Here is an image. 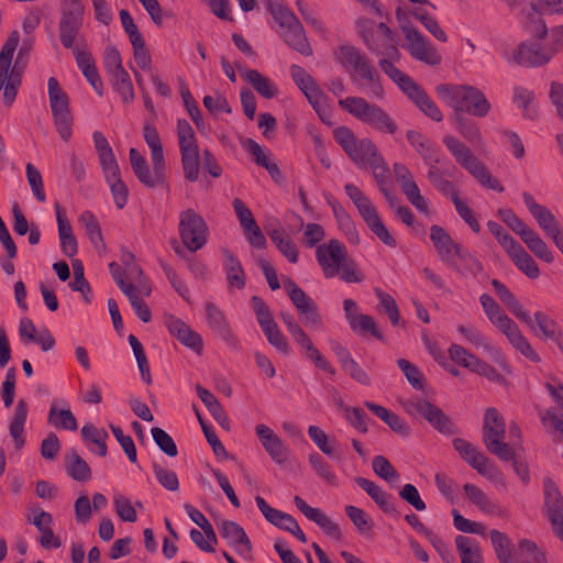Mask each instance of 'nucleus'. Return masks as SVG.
<instances>
[{
    "label": "nucleus",
    "instance_id": "obj_1",
    "mask_svg": "<svg viewBox=\"0 0 563 563\" xmlns=\"http://www.w3.org/2000/svg\"><path fill=\"white\" fill-rule=\"evenodd\" d=\"M390 59L382 58L378 62L380 69L399 87V89L430 119L440 122L443 119L441 110L429 97L427 91L411 77L397 68L393 60L400 58L398 48L390 44L384 52Z\"/></svg>",
    "mask_w": 563,
    "mask_h": 563
},
{
    "label": "nucleus",
    "instance_id": "obj_2",
    "mask_svg": "<svg viewBox=\"0 0 563 563\" xmlns=\"http://www.w3.org/2000/svg\"><path fill=\"white\" fill-rule=\"evenodd\" d=\"M335 60L350 74L351 80L376 99L384 98L379 75L369 58L353 45L339 47Z\"/></svg>",
    "mask_w": 563,
    "mask_h": 563
},
{
    "label": "nucleus",
    "instance_id": "obj_3",
    "mask_svg": "<svg viewBox=\"0 0 563 563\" xmlns=\"http://www.w3.org/2000/svg\"><path fill=\"white\" fill-rule=\"evenodd\" d=\"M435 91L453 109V115L467 113L484 118L492 108L484 92L471 85L440 84L435 87Z\"/></svg>",
    "mask_w": 563,
    "mask_h": 563
},
{
    "label": "nucleus",
    "instance_id": "obj_4",
    "mask_svg": "<svg viewBox=\"0 0 563 563\" xmlns=\"http://www.w3.org/2000/svg\"><path fill=\"white\" fill-rule=\"evenodd\" d=\"M19 32L13 31L7 38L0 52V90H3V102L7 107H11L16 98L24 68L22 55H26L29 53V46L24 44L19 51L15 64L11 66L13 54L19 44Z\"/></svg>",
    "mask_w": 563,
    "mask_h": 563
},
{
    "label": "nucleus",
    "instance_id": "obj_5",
    "mask_svg": "<svg viewBox=\"0 0 563 563\" xmlns=\"http://www.w3.org/2000/svg\"><path fill=\"white\" fill-rule=\"evenodd\" d=\"M479 301L489 322L507 338L509 343L529 360L538 362L539 355L498 302L488 294L481 295Z\"/></svg>",
    "mask_w": 563,
    "mask_h": 563
},
{
    "label": "nucleus",
    "instance_id": "obj_6",
    "mask_svg": "<svg viewBox=\"0 0 563 563\" xmlns=\"http://www.w3.org/2000/svg\"><path fill=\"white\" fill-rule=\"evenodd\" d=\"M443 143L455 162L471 174L483 187L498 192L504 191L503 185L490 174L485 164L476 157L471 147L453 135H445Z\"/></svg>",
    "mask_w": 563,
    "mask_h": 563
},
{
    "label": "nucleus",
    "instance_id": "obj_7",
    "mask_svg": "<svg viewBox=\"0 0 563 563\" xmlns=\"http://www.w3.org/2000/svg\"><path fill=\"white\" fill-rule=\"evenodd\" d=\"M339 106L358 121L384 133L395 134L397 124L379 106L369 103L362 97H346L339 100Z\"/></svg>",
    "mask_w": 563,
    "mask_h": 563
},
{
    "label": "nucleus",
    "instance_id": "obj_8",
    "mask_svg": "<svg viewBox=\"0 0 563 563\" xmlns=\"http://www.w3.org/2000/svg\"><path fill=\"white\" fill-rule=\"evenodd\" d=\"M345 192L349 198L353 201L354 206L358 210L364 222L367 224L369 230L387 246L396 247L397 242L395 238L389 233L385 224L383 223L376 207L372 203L369 198L363 194V191L353 184H346L344 186Z\"/></svg>",
    "mask_w": 563,
    "mask_h": 563
},
{
    "label": "nucleus",
    "instance_id": "obj_9",
    "mask_svg": "<svg viewBox=\"0 0 563 563\" xmlns=\"http://www.w3.org/2000/svg\"><path fill=\"white\" fill-rule=\"evenodd\" d=\"M506 424L503 416L494 407L485 410L483 440L489 452L504 461L512 460L514 450L505 442Z\"/></svg>",
    "mask_w": 563,
    "mask_h": 563
},
{
    "label": "nucleus",
    "instance_id": "obj_10",
    "mask_svg": "<svg viewBox=\"0 0 563 563\" xmlns=\"http://www.w3.org/2000/svg\"><path fill=\"white\" fill-rule=\"evenodd\" d=\"M176 133L184 176L189 181H196L200 172V155L195 131L190 123L183 119L177 121Z\"/></svg>",
    "mask_w": 563,
    "mask_h": 563
},
{
    "label": "nucleus",
    "instance_id": "obj_11",
    "mask_svg": "<svg viewBox=\"0 0 563 563\" xmlns=\"http://www.w3.org/2000/svg\"><path fill=\"white\" fill-rule=\"evenodd\" d=\"M279 318L283 320L286 325L287 331L291 335L294 342L300 347L302 355L312 361L317 367L329 373L330 375L335 374V369L328 362V360L320 353V351L314 346L313 342L309 338V335L305 332L299 322L295 319V317L286 311H282L279 313Z\"/></svg>",
    "mask_w": 563,
    "mask_h": 563
},
{
    "label": "nucleus",
    "instance_id": "obj_12",
    "mask_svg": "<svg viewBox=\"0 0 563 563\" xmlns=\"http://www.w3.org/2000/svg\"><path fill=\"white\" fill-rule=\"evenodd\" d=\"M178 232L184 246L190 252L202 249L208 240L207 223L192 209L179 213Z\"/></svg>",
    "mask_w": 563,
    "mask_h": 563
},
{
    "label": "nucleus",
    "instance_id": "obj_13",
    "mask_svg": "<svg viewBox=\"0 0 563 563\" xmlns=\"http://www.w3.org/2000/svg\"><path fill=\"white\" fill-rule=\"evenodd\" d=\"M284 287L301 317V322L312 330L322 329V317L317 303L291 278L284 279Z\"/></svg>",
    "mask_w": 563,
    "mask_h": 563
},
{
    "label": "nucleus",
    "instance_id": "obj_14",
    "mask_svg": "<svg viewBox=\"0 0 563 563\" xmlns=\"http://www.w3.org/2000/svg\"><path fill=\"white\" fill-rule=\"evenodd\" d=\"M400 30L406 40L405 48L412 58L430 66L441 63L437 48L417 29L409 23H400Z\"/></svg>",
    "mask_w": 563,
    "mask_h": 563
},
{
    "label": "nucleus",
    "instance_id": "obj_15",
    "mask_svg": "<svg viewBox=\"0 0 563 563\" xmlns=\"http://www.w3.org/2000/svg\"><path fill=\"white\" fill-rule=\"evenodd\" d=\"M354 148L347 154L349 157L360 167H368L372 169L374 178L382 179L385 172H389L383 156L379 154L377 146L369 139H361L353 146Z\"/></svg>",
    "mask_w": 563,
    "mask_h": 563
},
{
    "label": "nucleus",
    "instance_id": "obj_16",
    "mask_svg": "<svg viewBox=\"0 0 563 563\" xmlns=\"http://www.w3.org/2000/svg\"><path fill=\"white\" fill-rule=\"evenodd\" d=\"M407 413L411 416H422L440 432H451L453 424L450 418L437 406L428 400L416 397L402 402Z\"/></svg>",
    "mask_w": 563,
    "mask_h": 563
},
{
    "label": "nucleus",
    "instance_id": "obj_17",
    "mask_svg": "<svg viewBox=\"0 0 563 563\" xmlns=\"http://www.w3.org/2000/svg\"><path fill=\"white\" fill-rule=\"evenodd\" d=\"M316 256L327 278H333L340 274V269L347 258L345 246L338 240H330L316 250Z\"/></svg>",
    "mask_w": 563,
    "mask_h": 563
},
{
    "label": "nucleus",
    "instance_id": "obj_18",
    "mask_svg": "<svg viewBox=\"0 0 563 563\" xmlns=\"http://www.w3.org/2000/svg\"><path fill=\"white\" fill-rule=\"evenodd\" d=\"M290 73L294 81L305 93L310 104L318 112L319 117L324 121V114L328 113L325 96L318 87L313 78L300 66L292 65Z\"/></svg>",
    "mask_w": 563,
    "mask_h": 563
},
{
    "label": "nucleus",
    "instance_id": "obj_19",
    "mask_svg": "<svg viewBox=\"0 0 563 563\" xmlns=\"http://www.w3.org/2000/svg\"><path fill=\"white\" fill-rule=\"evenodd\" d=\"M394 174L407 200L419 211L427 213L428 203L420 192L411 172L401 163H395Z\"/></svg>",
    "mask_w": 563,
    "mask_h": 563
},
{
    "label": "nucleus",
    "instance_id": "obj_20",
    "mask_svg": "<svg viewBox=\"0 0 563 563\" xmlns=\"http://www.w3.org/2000/svg\"><path fill=\"white\" fill-rule=\"evenodd\" d=\"M545 507L554 534L563 541V498L551 481L544 482Z\"/></svg>",
    "mask_w": 563,
    "mask_h": 563
},
{
    "label": "nucleus",
    "instance_id": "obj_21",
    "mask_svg": "<svg viewBox=\"0 0 563 563\" xmlns=\"http://www.w3.org/2000/svg\"><path fill=\"white\" fill-rule=\"evenodd\" d=\"M457 331L461 333L465 340L474 345L477 349H483L487 353H489L495 362L499 364V366L503 368V371L510 375L511 374V367L508 364L506 357L501 353V351L497 347H495L488 339L475 327L473 325H464L460 324L457 325Z\"/></svg>",
    "mask_w": 563,
    "mask_h": 563
},
{
    "label": "nucleus",
    "instance_id": "obj_22",
    "mask_svg": "<svg viewBox=\"0 0 563 563\" xmlns=\"http://www.w3.org/2000/svg\"><path fill=\"white\" fill-rule=\"evenodd\" d=\"M218 529L228 544L232 547L238 554L249 556L252 552L251 541L244 529L235 521L222 519L218 523Z\"/></svg>",
    "mask_w": 563,
    "mask_h": 563
},
{
    "label": "nucleus",
    "instance_id": "obj_23",
    "mask_svg": "<svg viewBox=\"0 0 563 563\" xmlns=\"http://www.w3.org/2000/svg\"><path fill=\"white\" fill-rule=\"evenodd\" d=\"M294 503L296 507L311 521L317 523L325 534L341 540L342 532L340 527L334 523L321 509L309 506L301 497L295 496Z\"/></svg>",
    "mask_w": 563,
    "mask_h": 563
},
{
    "label": "nucleus",
    "instance_id": "obj_24",
    "mask_svg": "<svg viewBox=\"0 0 563 563\" xmlns=\"http://www.w3.org/2000/svg\"><path fill=\"white\" fill-rule=\"evenodd\" d=\"M430 239L440 260L448 265L453 264V258L463 246L454 242L442 227L435 224L430 228Z\"/></svg>",
    "mask_w": 563,
    "mask_h": 563
},
{
    "label": "nucleus",
    "instance_id": "obj_25",
    "mask_svg": "<svg viewBox=\"0 0 563 563\" xmlns=\"http://www.w3.org/2000/svg\"><path fill=\"white\" fill-rule=\"evenodd\" d=\"M206 317L209 327L216 331L231 347L239 350L240 342L230 328L223 312L212 302L206 303Z\"/></svg>",
    "mask_w": 563,
    "mask_h": 563
},
{
    "label": "nucleus",
    "instance_id": "obj_26",
    "mask_svg": "<svg viewBox=\"0 0 563 563\" xmlns=\"http://www.w3.org/2000/svg\"><path fill=\"white\" fill-rule=\"evenodd\" d=\"M453 446L460 453L461 457L479 474L486 476L492 473L493 466L490 465L489 460L472 443L464 439H455L453 441Z\"/></svg>",
    "mask_w": 563,
    "mask_h": 563
},
{
    "label": "nucleus",
    "instance_id": "obj_27",
    "mask_svg": "<svg viewBox=\"0 0 563 563\" xmlns=\"http://www.w3.org/2000/svg\"><path fill=\"white\" fill-rule=\"evenodd\" d=\"M255 432L268 455L277 463L282 464L287 459V448L279 437L265 424H257Z\"/></svg>",
    "mask_w": 563,
    "mask_h": 563
},
{
    "label": "nucleus",
    "instance_id": "obj_28",
    "mask_svg": "<svg viewBox=\"0 0 563 563\" xmlns=\"http://www.w3.org/2000/svg\"><path fill=\"white\" fill-rule=\"evenodd\" d=\"M166 327L169 333L185 346L196 352H200L202 350L203 344L201 336L191 330L181 319L169 316L166 319Z\"/></svg>",
    "mask_w": 563,
    "mask_h": 563
},
{
    "label": "nucleus",
    "instance_id": "obj_29",
    "mask_svg": "<svg viewBox=\"0 0 563 563\" xmlns=\"http://www.w3.org/2000/svg\"><path fill=\"white\" fill-rule=\"evenodd\" d=\"M82 18H79V10L73 14H63L59 21V38L65 48H71L78 45L79 40H85L80 35Z\"/></svg>",
    "mask_w": 563,
    "mask_h": 563
},
{
    "label": "nucleus",
    "instance_id": "obj_30",
    "mask_svg": "<svg viewBox=\"0 0 563 563\" xmlns=\"http://www.w3.org/2000/svg\"><path fill=\"white\" fill-rule=\"evenodd\" d=\"M522 199L526 207L548 236L560 228L554 214L547 207L539 205L531 194L523 192Z\"/></svg>",
    "mask_w": 563,
    "mask_h": 563
},
{
    "label": "nucleus",
    "instance_id": "obj_31",
    "mask_svg": "<svg viewBox=\"0 0 563 563\" xmlns=\"http://www.w3.org/2000/svg\"><path fill=\"white\" fill-rule=\"evenodd\" d=\"M514 58L521 66L533 67L547 64L552 58V53L543 51L537 43H523Z\"/></svg>",
    "mask_w": 563,
    "mask_h": 563
},
{
    "label": "nucleus",
    "instance_id": "obj_32",
    "mask_svg": "<svg viewBox=\"0 0 563 563\" xmlns=\"http://www.w3.org/2000/svg\"><path fill=\"white\" fill-rule=\"evenodd\" d=\"M492 286L509 311L520 321L532 327V318L515 295L498 279L492 280Z\"/></svg>",
    "mask_w": 563,
    "mask_h": 563
},
{
    "label": "nucleus",
    "instance_id": "obj_33",
    "mask_svg": "<svg viewBox=\"0 0 563 563\" xmlns=\"http://www.w3.org/2000/svg\"><path fill=\"white\" fill-rule=\"evenodd\" d=\"M492 286L509 311L520 321L532 327V318L515 295L498 279L492 280Z\"/></svg>",
    "mask_w": 563,
    "mask_h": 563
},
{
    "label": "nucleus",
    "instance_id": "obj_34",
    "mask_svg": "<svg viewBox=\"0 0 563 563\" xmlns=\"http://www.w3.org/2000/svg\"><path fill=\"white\" fill-rule=\"evenodd\" d=\"M492 286L509 311L520 321L532 327V318L515 295L498 279L492 280Z\"/></svg>",
    "mask_w": 563,
    "mask_h": 563
},
{
    "label": "nucleus",
    "instance_id": "obj_35",
    "mask_svg": "<svg viewBox=\"0 0 563 563\" xmlns=\"http://www.w3.org/2000/svg\"><path fill=\"white\" fill-rule=\"evenodd\" d=\"M141 184L147 188H155L165 183L166 179V163L161 161H152V169H150L147 162L133 172Z\"/></svg>",
    "mask_w": 563,
    "mask_h": 563
},
{
    "label": "nucleus",
    "instance_id": "obj_36",
    "mask_svg": "<svg viewBox=\"0 0 563 563\" xmlns=\"http://www.w3.org/2000/svg\"><path fill=\"white\" fill-rule=\"evenodd\" d=\"M280 36L285 43L298 53L310 56L312 48L306 37L302 24L300 21L295 22L291 26L279 31Z\"/></svg>",
    "mask_w": 563,
    "mask_h": 563
},
{
    "label": "nucleus",
    "instance_id": "obj_37",
    "mask_svg": "<svg viewBox=\"0 0 563 563\" xmlns=\"http://www.w3.org/2000/svg\"><path fill=\"white\" fill-rule=\"evenodd\" d=\"M255 503L265 519L279 529L289 531L297 521L291 515L271 507L261 496L255 497Z\"/></svg>",
    "mask_w": 563,
    "mask_h": 563
},
{
    "label": "nucleus",
    "instance_id": "obj_38",
    "mask_svg": "<svg viewBox=\"0 0 563 563\" xmlns=\"http://www.w3.org/2000/svg\"><path fill=\"white\" fill-rule=\"evenodd\" d=\"M27 417V404L20 399L14 408L13 418L9 426L10 435L14 440L15 449L21 450L25 443L24 424Z\"/></svg>",
    "mask_w": 563,
    "mask_h": 563
},
{
    "label": "nucleus",
    "instance_id": "obj_39",
    "mask_svg": "<svg viewBox=\"0 0 563 563\" xmlns=\"http://www.w3.org/2000/svg\"><path fill=\"white\" fill-rule=\"evenodd\" d=\"M355 482L374 499V501L383 511L387 514L397 512L393 501L390 500V496L385 493L377 484L364 477H357Z\"/></svg>",
    "mask_w": 563,
    "mask_h": 563
},
{
    "label": "nucleus",
    "instance_id": "obj_40",
    "mask_svg": "<svg viewBox=\"0 0 563 563\" xmlns=\"http://www.w3.org/2000/svg\"><path fill=\"white\" fill-rule=\"evenodd\" d=\"M196 390L201 399V401L205 404V406L208 408L214 420L225 430H229L230 422L229 418L218 401V399L214 397L213 394H211L208 389L202 387L201 385H196Z\"/></svg>",
    "mask_w": 563,
    "mask_h": 563
},
{
    "label": "nucleus",
    "instance_id": "obj_41",
    "mask_svg": "<svg viewBox=\"0 0 563 563\" xmlns=\"http://www.w3.org/2000/svg\"><path fill=\"white\" fill-rule=\"evenodd\" d=\"M47 89L52 114L57 115L70 113L68 96L62 90L55 77L48 78Z\"/></svg>",
    "mask_w": 563,
    "mask_h": 563
},
{
    "label": "nucleus",
    "instance_id": "obj_42",
    "mask_svg": "<svg viewBox=\"0 0 563 563\" xmlns=\"http://www.w3.org/2000/svg\"><path fill=\"white\" fill-rule=\"evenodd\" d=\"M224 268L227 282L230 288L243 289L245 287V274L240 261L229 251H224Z\"/></svg>",
    "mask_w": 563,
    "mask_h": 563
},
{
    "label": "nucleus",
    "instance_id": "obj_43",
    "mask_svg": "<svg viewBox=\"0 0 563 563\" xmlns=\"http://www.w3.org/2000/svg\"><path fill=\"white\" fill-rule=\"evenodd\" d=\"M449 265L462 275L470 274L472 276H477L483 272L482 263L468 250L464 247H462L455 258H453V264Z\"/></svg>",
    "mask_w": 563,
    "mask_h": 563
},
{
    "label": "nucleus",
    "instance_id": "obj_44",
    "mask_svg": "<svg viewBox=\"0 0 563 563\" xmlns=\"http://www.w3.org/2000/svg\"><path fill=\"white\" fill-rule=\"evenodd\" d=\"M407 139L416 151L422 156L427 165L439 164L440 158L430 141L417 131H408Z\"/></svg>",
    "mask_w": 563,
    "mask_h": 563
},
{
    "label": "nucleus",
    "instance_id": "obj_45",
    "mask_svg": "<svg viewBox=\"0 0 563 563\" xmlns=\"http://www.w3.org/2000/svg\"><path fill=\"white\" fill-rule=\"evenodd\" d=\"M330 206L332 207L340 230L345 234V236L352 244H358L360 235L351 216L336 201L330 202Z\"/></svg>",
    "mask_w": 563,
    "mask_h": 563
},
{
    "label": "nucleus",
    "instance_id": "obj_46",
    "mask_svg": "<svg viewBox=\"0 0 563 563\" xmlns=\"http://www.w3.org/2000/svg\"><path fill=\"white\" fill-rule=\"evenodd\" d=\"M455 544L462 563H483L481 548L474 539L457 536Z\"/></svg>",
    "mask_w": 563,
    "mask_h": 563
},
{
    "label": "nucleus",
    "instance_id": "obj_47",
    "mask_svg": "<svg viewBox=\"0 0 563 563\" xmlns=\"http://www.w3.org/2000/svg\"><path fill=\"white\" fill-rule=\"evenodd\" d=\"M243 78L264 98H274L278 89L274 82L257 70H244Z\"/></svg>",
    "mask_w": 563,
    "mask_h": 563
},
{
    "label": "nucleus",
    "instance_id": "obj_48",
    "mask_svg": "<svg viewBox=\"0 0 563 563\" xmlns=\"http://www.w3.org/2000/svg\"><path fill=\"white\" fill-rule=\"evenodd\" d=\"M47 421L56 429L76 431L78 428L74 413L69 409L57 408L55 401L49 407Z\"/></svg>",
    "mask_w": 563,
    "mask_h": 563
},
{
    "label": "nucleus",
    "instance_id": "obj_49",
    "mask_svg": "<svg viewBox=\"0 0 563 563\" xmlns=\"http://www.w3.org/2000/svg\"><path fill=\"white\" fill-rule=\"evenodd\" d=\"M520 239L525 242L528 249L540 260L552 263L553 254L545 244V242L540 238V235L529 228Z\"/></svg>",
    "mask_w": 563,
    "mask_h": 563
},
{
    "label": "nucleus",
    "instance_id": "obj_50",
    "mask_svg": "<svg viewBox=\"0 0 563 563\" xmlns=\"http://www.w3.org/2000/svg\"><path fill=\"white\" fill-rule=\"evenodd\" d=\"M114 89L121 95L124 103H131L134 98V89L129 73L122 67L109 73Z\"/></svg>",
    "mask_w": 563,
    "mask_h": 563
},
{
    "label": "nucleus",
    "instance_id": "obj_51",
    "mask_svg": "<svg viewBox=\"0 0 563 563\" xmlns=\"http://www.w3.org/2000/svg\"><path fill=\"white\" fill-rule=\"evenodd\" d=\"M365 406L377 417H379L388 427L399 433L407 434L408 427L402 419H400L396 413L389 411L387 408L376 405L374 402L366 401Z\"/></svg>",
    "mask_w": 563,
    "mask_h": 563
},
{
    "label": "nucleus",
    "instance_id": "obj_52",
    "mask_svg": "<svg viewBox=\"0 0 563 563\" xmlns=\"http://www.w3.org/2000/svg\"><path fill=\"white\" fill-rule=\"evenodd\" d=\"M515 265L529 278L536 279L540 276V269L536 261L528 254V252L520 245L508 255Z\"/></svg>",
    "mask_w": 563,
    "mask_h": 563
},
{
    "label": "nucleus",
    "instance_id": "obj_53",
    "mask_svg": "<svg viewBox=\"0 0 563 563\" xmlns=\"http://www.w3.org/2000/svg\"><path fill=\"white\" fill-rule=\"evenodd\" d=\"M518 554L522 559L520 563H549L545 552L529 539L518 542Z\"/></svg>",
    "mask_w": 563,
    "mask_h": 563
},
{
    "label": "nucleus",
    "instance_id": "obj_54",
    "mask_svg": "<svg viewBox=\"0 0 563 563\" xmlns=\"http://www.w3.org/2000/svg\"><path fill=\"white\" fill-rule=\"evenodd\" d=\"M452 119L455 123L456 130L468 142L481 146L483 144V137L479 131L478 125L465 118L464 115H452Z\"/></svg>",
    "mask_w": 563,
    "mask_h": 563
},
{
    "label": "nucleus",
    "instance_id": "obj_55",
    "mask_svg": "<svg viewBox=\"0 0 563 563\" xmlns=\"http://www.w3.org/2000/svg\"><path fill=\"white\" fill-rule=\"evenodd\" d=\"M66 470L78 482H87L91 477L89 465L75 451L66 456Z\"/></svg>",
    "mask_w": 563,
    "mask_h": 563
},
{
    "label": "nucleus",
    "instance_id": "obj_56",
    "mask_svg": "<svg viewBox=\"0 0 563 563\" xmlns=\"http://www.w3.org/2000/svg\"><path fill=\"white\" fill-rule=\"evenodd\" d=\"M463 490L468 500L486 514H494L496 505L493 500L477 486L473 484H465Z\"/></svg>",
    "mask_w": 563,
    "mask_h": 563
},
{
    "label": "nucleus",
    "instance_id": "obj_57",
    "mask_svg": "<svg viewBox=\"0 0 563 563\" xmlns=\"http://www.w3.org/2000/svg\"><path fill=\"white\" fill-rule=\"evenodd\" d=\"M308 434L322 453L332 459H341V456L335 451V441L330 440L321 428L317 426H310L308 428Z\"/></svg>",
    "mask_w": 563,
    "mask_h": 563
},
{
    "label": "nucleus",
    "instance_id": "obj_58",
    "mask_svg": "<svg viewBox=\"0 0 563 563\" xmlns=\"http://www.w3.org/2000/svg\"><path fill=\"white\" fill-rule=\"evenodd\" d=\"M429 170H428V179L431 183V185L441 194L449 196L451 200L454 196L459 195V191L456 190L453 183L445 179L440 172V169L437 167V164H430Z\"/></svg>",
    "mask_w": 563,
    "mask_h": 563
},
{
    "label": "nucleus",
    "instance_id": "obj_59",
    "mask_svg": "<svg viewBox=\"0 0 563 563\" xmlns=\"http://www.w3.org/2000/svg\"><path fill=\"white\" fill-rule=\"evenodd\" d=\"M490 540L499 563L512 560V543L504 532L492 530Z\"/></svg>",
    "mask_w": 563,
    "mask_h": 563
},
{
    "label": "nucleus",
    "instance_id": "obj_60",
    "mask_svg": "<svg viewBox=\"0 0 563 563\" xmlns=\"http://www.w3.org/2000/svg\"><path fill=\"white\" fill-rule=\"evenodd\" d=\"M79 223L85 227L86 233L96 249L104 247L100 225L90 211L80 214Z\"/></svg>",
    "mask_w": 563,
    "mask_h": 563
},
{
    "label": "nucleus",
    "instance_id": "obj_61",
    "mask_svg": "<svg viewBox=\"0 0 563 563\" xmlns=\"http://www.w3.org/2000/svg\"><path fill=\"white\" fill-rule=\"evenodd\" d=\"M264 334L267 338L269 344L276 347L280 353L287 355L290 353V345L286 336L279 330L277 323L274 321L261 325Z\"/></svg>",
    "mask_w": 563,
    "mask_h": 563
},
{
    "label": "nucleus",
    "instance_id": "obj_62",
    "mask_svg": "<svg viewBox=\"0 0 563 563\" xmlns=\"http://www.w3.org/2000/svg\"><path fill=\"white\" fill-rule=\"evenodd\" d=\"M356 27L368 49L375 53H383L382 44L375 40L376 24L372 20L360 18L356 21Z\"/></svg>",
    "mask_w": 563,
    "mask_h": 563
},
{
    "label": "nucleus",
    "instance_id": "obj_63",
    "mask_svg": "<svg viewBox=\"0 0 563 563\" xmlns=\"http://www.w3.org/2000/svg\"><path fill=\"white\" fill-rule=\"evenodd\" d=\"M450 358L456 364L474 372L481 358L471 353L464 346L459 344H452L449 349Z\"/></svg>",
    "mask_w": 563,
    "mask_h": 563
},
{
    "label": "nucleus",
    "instance_id": "obj_64",
    "mask_svg": "<svg viewBox=\"0 0 563 563\" xmlns=\"http://www.w3.org/2000/svg\"><path fill=\"white\" fill-rule=\"evenodd\" d=\"M267 9L271 11L274 20L278 23L280 31L299 21L297 16L278 0L271 1Z\"/></svg>",
    "mask_w": 563,
    "mask_h": 563
}]
</instances>
